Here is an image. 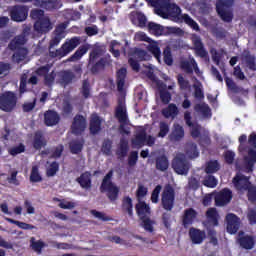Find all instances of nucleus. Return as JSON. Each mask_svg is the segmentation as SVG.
<instances>
[{
    "mask_svg": "<svg viewBox=\"0 0 256 256\" xmlns=\"http://www.w3.org/2000/svg\"><path fill=\"white\" fill-rule=\"evenodd\" d=\"M63 151H65V146H63V144L54 147L50 159H59L63 155Z\"/></svg>",
    "mask_w": 256,
    "mask_h": 256,
    "instance_id": "60",
    "label": "nucleus"
},
{
    "mask_svg": "<svg viewBox=\"0 0 256 256\" xmlns=\"http://www.w3.org/2000/svg\"><path fill=\"white\" fill-rule=\"evenodd\" d=\"M225 83H226V87L230 90L233 91V93H241L243 91V88L237 86V84L235 83V81H233L231 78L229 77H225Z\"/></svg>",
    "mask_w": 256,
    "mask_h": 256,
    "instance_id": "51",
    "label": "nucleus"
},
{
    "mask_svg": "<svg viewBox=\"0 0 256 256\" xmlns=\"http://www.w3.org/2000/svg\"><path fill=\"white\" fill-rule=\"evenodd\" d=\"M231 199H233V191L229 188H224L215 196V205L217 207H225V205L231 203Z\"/></svg>",
    "mask_w": 256,
    "mask_h": 256,
    "instance_id": "13",
    "label": "nucleus"
},
{
    "mask_svg": "<svg viewBox=\"0 0 256 256\" xmlns=\"http://www.w3.org/2000/svg\"><path fill=\"white\" fill-rule=\"evenodd\" d=\"M226 221V229L228 233H230V235H235V233H237V231H239V228L241 227V218L233 213H230L226 216Z\"/></svg>",
    "mask_w": 256,
    "mask_h": 256,
    "instance_id": "15",
    "label": "nucleus"
},
{
    "mask_svg": "<svg viewBox=\"0 0 256 256\" xmlns=\"http://www.w3.org/2000/svg\"><path fill=\"white\" fill-rule=\"evenodd\" d=\"M103 121L101 120V117H99L97 114H94L90 118V124H89V131L91 135H97L101 132V124Z\"/></svg>",
    "mask_w": 256,
    "mask_h": 256,
    "instance_id": "25",
    "label": "nucleus"
},
{
    "mask_svg": "<svg viewBox=\"0 0 256 256\" xmlns=\"http://www.w3.org/2000/svg\"><path fill=\"white\" fill-rule=\"evenodd\" d=\"M84 146H85L84 138L72 140L69 144L70 153H72V155H79V153H81V151H83Z\"/></svg>",
    "mask_w": 256,
    "mask_h": 256,
    "instance_id": "30",
    "label": "nucleus"
},
{
    "mask_svg": "<svg viewBox=\"0 0 256 256\" xmlns=\"http://www.w3.org/2000/svg\"><path fill=\"white\" fill-rule=\"evenodd\" d=\"M47 162L48 167L46 168V176L55 177L59 173V162L53 161L51 163Z\"/></svg>",
    "mask_w": 256,
    "mask_h": 256,
    "instance_id": "46",
    "label": "nucleus"
},
{
    "mask_svg": "<svg viewBox=\"0 0 256 256\" xmlns=\"http://www.w3.org/2000/svg\"><path fill=\"white\" fill-rule=\"evenodd\" d=\"M5 221H7L8 223H11L12 225H17V227H19V229H24V231H31V230L35 229L34 225L27 224L25 222H21L18 220H13V218L5 217Z\"/></svg>",
    "mask_w": 256,
    "mask_h": 256,
    "instance_id": "42",
    "label": "nucleus"
},
{
    "mask_svg": "<svg viewBox=\"0 0 256 256\" xmlns=\"http://www.w3.org/2000/svg\"><path fill=\"white\" fill-rule=\"evenodd\" d=\"M9 14L12 21H15L16 23H23V21H27V17H29V7L24 5H15L10 8Z\"/></svg>",
    "mask_w": 256,
    "mask_h": 256,
    "instance_id": "9",
    "label": "nucleus"
},
{
    "mask_svg": "<svg viewBox=\"0 0 256 256\" xmlns=\"http://www.w3.org/2000/svg\"><path fill=\"white\" fill-rule=\"evenodd\" d=\"M17 175H19V171H11L10 176L7 177L9 185H14L15 187H19V185H21V182L17 179Z\"/></svg>",
    "mask_w": 256,
    "mask_h": 256,
    "instance_id": "58",
    "label": "nucleus"
},
{
    "mask_svg": "<svg viewBox=\"0 0 256 256\" xmlns=\"http://www.w3.org/2000/svg\"><path fill=\"white\" fill-rule=\"evenodd\" d=\"M122 209L128 213L129 217H133V199L129 196H125L122 199Z\"/></svg>",
    "mask_w": 256,
    "mask_h": 256,
    "instance_id": "41",
    "label": "nucleus"
},
{
    "mask_svg": "<svg viewBox=\"0 0 256 256\" xmlns=\"http://www.w3.org/2000/svg\"><path fill=\"white\" fill-rule=\"evenodd\" d=\"M238 243L240 245V247H242V249H247V250H251L253 249V247H255V238H253V236H241L238 239Z\"/></svg>",
    "mask_w": 256,
    "mask_h": 256,
    "instance_id": "33",
    "label": "nucleus"
},
{
    "mask_svg": "<svg viewBox=\"0 0 256 256\" xmlns=\"http://www.w3.org/2000/svg\"><path fill=\"white\" fill-rule=\"evenodd\" d=\"M193 117L191 116V112L186 111L184 113V121L188 127L191 128L190 135L193 137V139H198V137H201V125L199 123L191 121Z\"/></svg>",
    "mask_w": 256,
    "mask_h": 256,
    "instance_id": "14",
    "label": "nucleus"
},
{
    "mask_svg": "<svg viewBox=\"0 0 256 256\" xmlns=\"http://www.w3.org/2000/svg\"><path fill=\"white\" fill-rule=\"evenodd\" d=\"M85 129H87V118L81 114H76L71 125V133L76 136L83 135Z\"/></svg>",
    "mask_w": 256,
    "mask_h": 256,
    "instance_id": "10",
    "label": "nucleus"
},
{
    "mask_svg": "<svg viewBox=\"0 0 256 256\" xmlns=\"http://www.w3.org/2000/svg\"><path fill=\"white\" fill-rule=\"evenodd\" d=\"M113 61L111 60V55L107 54L106 56L100 58L97 62L88 64L90 67V72L92 75H97L101 71H105V67H109Z\"/></svg>",
    "mask_w": 256,
    "mask_h": 256,
    "instance_id": "11",
    "label": "nucleus"
},
{
    "mask_svg": "<svg viewBox=\"0 0 256 256\" xmlns=\"http://www.w3.org/2000/svg\"><path fill=\"white\" fill-rule=\"evenodd\" d=\"M57 83L61 85V87H67L73 83V81H76L77 76L75 75V72L72 70H61L57 73Z\"/></svg>",
    "mask_w": 256,
    "mask_h": 256,
    "instance_id": "12",
    "label": "nucleus"
},
{
    "mask_svg": "<svg viewBox=\"0 0 256 256\" xmlns=\"http://www.w3.org/2000/svg\"><path fill=\"white\" fill-rule=\"evenodd\" d=\"M192 45L198 57H201V59L208 57L209 52H207L205 49V45L203 44V40H201V36L194 34L192 36Z\"/></svg>",
    "mask_w": 256,
    "mask_h": 256,
    "instance_id": "16",
    "label": "nucleus"
},
{
    "mask_svg": "<svg viewBox=\"0 0 256 256\" xmlns=\"http://www.w3.org/2000/svg\"><path fill=\"white\" fill-rule=\"evenodd\" d=\"M150 5L154 7L156 15L162 19H171L175 23H185L194 31H200L199 24L189 16V14H181V7L169 0H148Z\"/></svg>",
    "mask_w": 256,
    "mask_h": 256,
    "instance_id": "1",
    "label": "nucleus"
},
{
    "mask_svg": "<svg viewBox=\"0 0 256 256\" xmlns=\"http://www.w3.org/2000/svg\"><path fill=\"white\" fill-rule=\"evenodd\" d=\"M148 51L154 55L155 59L161 63V48L157 42H152L148 45Z\"/></svg>",
    "mask_w": 256,
    "mask_h": 256,
    "instance_id": "47",
    "label": "nucleus"
},
{
    "mask_svg": "<svg viewBox=\"0 0 256 256\" xmlns=\"http://www.w3.org/2000/svg\"><path fill=\"white\" fill-rule=\"evenodd\" d=\"M185 137V129L180 124H174V129L169 135L170 141H181Z\"/></svg>",
    "mask_w": 256,
    "mask_h": 256,
    "instance_id": "29",
    "label": "nucleus"
},
{
    "mask_svg": "<svg viewBox=\"0 0 256 256\" xmlns=\"http://www.w3.org/2000/svg\"><path fill=\"white\" fill-rule=\"evenodd\" d=\"M59 121H61V116L55 110H47L44 113V125L46 127H55V125H59Z\"/></svg>",
    "mask_w": 256,
    "mask_h": 256,
    "instance_id": "19",
    "label": "nucleus"
},
{
    "mask_svg": "<svg viewBox=\"0 0 256 256\" xmlns=\"http://www.w3.org/2000/svg\"><path fill=\"white\" fill-rule=\"evenodd\" d=\"M115 117L118 123H127L129 116L127 115V107H125L123 101L119 100L118 105L115 109Z\"/></svg>",
    "mask_w": 256,
    "mask_h": 256,
    "instance_id": "23",
    "label": "nucleus"
},
{
    "mask_svg": "<svg viewBox=\"0 0 256 256\" xmlns=\"http://www.w3.org/2000/svg\"><path fill=\"white\" fill-rule=\"evenodd\" d=\"M235 0H216V12L224 23H232L235 15L233 14Z\"/></svg>",
    "mask_w": 256,
    "mask_h": 256,
    "instance_id": "3",
    "label": "nucleus"
},
{
    "mask_svg": "<svg viewBox=\"0 0 256 256\" xmlns=\"http://www.w3.org/2000/svg\"><path fill=\"white\" fill-rule=\"evenodd\" d=\"M137 161H139V152L137 151L130 152L128 156V165L130 167H135V165H137Z\"/></svg>",
    "mask_w": 256,
    "mask_h": 256,
    "instance_id": "64",
    "label": "nucleus"
},
{
    "mask_svg": "<svg viewBox=\"0 0 256 256\" xmlns=\"http://www.w3.org/2000/svg\"><path fill=\"white\" fill-rule=\"evenodd\" d=\"M89 51V44H85L80 46L75 53L70 57V61H79L83 55H85Z\"/></svg>",
    "mask_w": 256,
    "mask_h": 256,
    "instance_id": "44",
    "label": "nucleus"
},
{
    "mask_svg": "<svg viewBox=\"0 0 256 256\" xmlns=\"http://www.w3.org/2000/svg\"><path fill=\"white\" fill-rule=\"evenodd\" d=\"M12 66L7 62H0V79L3 77H7L9 73H11Z\"/></svg>",
    "mask_w": 256,
    "mask_h": 256,
    "instance_id": "57",
    "label": "nucleus"
},
{
    "mask_svg": "<svg viewBox=\"0 0 256 256\" xmlns=\"http://www.w3.org/2000/svg\"><path fill=\"white\" fill-rule=\"evenodd\" d=\"M203 185L204 187H209L210 189H215V187H217V178H215V176L213 175H208L204 178L203 180Z\"/></svg>",
    "mask_w": 256,
    "mask_h": 256,
    "instance_id": "53",
    "label": "nucleus"
},
{
    "mask_svg": "<svg viewBox=\"0 0 256 256\" xmlns=\"http://www.w3.org/2000/svg\"><path fill=\"white\" fill-rule=\"evenodd\" d=\"M250 179L251 177L238 173L232 179V183L238 193H245L253 187Z\"/></svg>",
    "mask_w": 256,
    "mask_h": 256,
    "instance_id": "8",
    "label": "nucleus"
},
{
    "mask_svg": "<svg viewBox=\"0 0 256 256\" xmlns=\"http://www.w3.org/2000/svg\"><path fill=\"white\" fill-rule=\"evenodd\" d=\"M30 17L34 21H41V19H45V11L39 8L32 9L30 12Z\"/></svg>",
    "mask_w": 256,
    "mask_h": 256,
    "instance_id": "56",
    "label": "nucleus"
},
{
    "mask_svg": "<svg viewBox=\"0 0 256 256\" xmlns=\"http://www.w3.org/2000/svg\"><path fill=\"white\" fill-rule=\"evenodd\" d=\"M125 79H127V68H120L116 72V83L118 91H123V88L125 87Z\"/></svg>",
    "mask_w": 256,
    "mask_h": 256,
    "instance_id": "31",
    "label": "nucleus"
},
{
    "mask_svg": "<svg viewBox=\"0 0 256 256\" xmlns=\"http://www.w3.org/2000/svg\"><path fill=\"white\" fill-rule=\"evenodd\" d=\"M81 45V38L80 37H73L69 41L62 44V46L59 49H56L55 51L49 50V56L52 59L59 58L62 59V57H67L71 51L77 49Z\"/></svg>",
    "mask_w": 256,
    "mask_h": 256,
    "instance_id": "4",
    "label": "nucleus"
},
{
    "mask_svg": "<svg viewBox=\"0 0 256 256\" xmlns=\"http://www.w3.org/2000/svg\"><path fill=\"white\" fill-rule=\"evenodd\" d=\"M244 61L246 63V67H248L250 71H256L255 56L248 52L244 55Z\"/></svg>",
    "mask_w": 256,
    "mask_h": 256,
    "instance_id": "50",
    "label": "nucleus"
},
{
    "mask_svg": "<svg viewBox=\"0 0 256 256\" xmlns=\"http://www.w3.org/2000/svg\"><path fill=\"white\" fill-rule=\"evenodd\" d=\"M35 3L37 7L45 9V11H55L63 7L61 0H36Z\"/></svg>",
    "mask_w": 256,
    "mask_h": 256,
    "instance_id": "17",
    "label": "nucleus"
},
{
    "mask_svg": "<svg viewBox=\"0 0 256 256\" xmlns=\"http://www.w3.org/2000/svg\"><path fill=\"white\" fill-rule=\"evenodd\" d=\"M57 77V73L55 71H52L44 76V84L47 87H53V84L55 83V78Z\"/></svg>",
    "mask_w": 256,
    "mask_h": 256,
    "instance_id": "62",
    "label": "nucleus"
},
{
    "mask_svg": "<svg viewBox=\"0 0 256 256\" xmlns=\"http://www.w3.org/2000/svg\"><path fill=\"white\" fill-rule=\"evenodd\" d=\"M76 181L82 189H86V190L91 189V185H92L91 172L89 171L83 172L80 175V177L76 179Z\"/></svg>",
    "mask_w": 256,
    "mask_h": 256,
    "instance_id": "27",
    "label": "nucleus"
},
{
    "mask_svg": "<svg viewBox=\"0 0 256 256\" xmlns=\"http://www.w3.org/2000/svg\"><path fill=\"white\" fill-rule=\"evenodd\" d=\"M140 219L142 221L141 226L143 227V229H145V231H148V233H153L154 228H153V221L151 220V218L142 216Z\"/></svg>",
    "mask_w": 256,
    "mask_h": 256,
    "instance_id": "54",
    "label": "nucleus"
},
{
    "mask_svg": "<svg viewBox=\"0 0 256 256\" xmlns=\"http://www.w3.org/2000/svg\"><path fill=\"white\" fill-rule=\"evenodd\" d=\"M189 237L194 245H201L205 241L207 234L203 230L192 227L189 229Z\"/></svg>",
    "mask_w": 256,
    "mask_h": 256,
    "instance_id": "21",
    "label": "nucleus"
},
{
    "mask_svg": "<svg viewBox=\"0 0 256 256\" xmlns=\"http://www.w3.org/2000/svg\"><path fill=\"white\" fill-rule=\"evenodd\" d=\"M148 31L152 35L159 37L165 33V28L163 26H161V24H157L155 22H149L148 23Z\"/></svg>",
    "mask_w": 256,
    "mask_h": 256,
    "instance_id": "40",
    "label": "nucleus"
},
{
    "mask_svg": "<svg viewBox=\"0 0 256 256\" xmlns=\"http://www.w3.org/2000/svg\"><path fill=\"white\" fill-rule=\"evenodd\" d=\"M161 205L164 211H173L175 207V189L170 184L166 185L162 191Z\"/></svg>",
    "mask_w": 256,
    "mask_h": 256,
    "instance_id": "6",
    "label": "nucleus"
},
{
    "mask_svg": "<svg viewBox=\"0 0 256 256\" xmlns=\"http://www.w3.org/2000/svg\"><path fill=\"white\" fill-rule=\"evenodd\" d=\"M180 68L188 75H193V71L196 73V75H199V73H201V71L199 70V66L197 65V61H195V58L193 57L190 58V60L181 61Z\"/></svg>",
    "mask_w": 256,
    "mask_h": 256,
    "instance_id": "18",
    "label": "nucleus"
},
{
    "mask_svg": "<svg viewBox=\"0 0 256 256\" xmlns=\"http://www.w3.org/2000/svg\"><path fill=\"white\" fill-rule=\"evenodd\" d=\"M26 57H27V49L25 48L19 50L13 55V59L16 61V63H21V61H25Z\"/></svg>",
    "mask_w": 256,
    "mask_h": 256,
    "instance_id": "63",
    "label": "nucleus"
},
{
    "mask_svg": "<svg viewBox=\"0 0 256 256\" xmlns=\"http://www.w3.org/2000/svg\"><path fill=\"white\" fill-rule=\"evenodd\" d=\"M194 110L196 111V113H201L202 117H204V119H211V108L209 107V105L202 103V104H196L194 106Z\"/></svg>",
    "mask_w": 256,
    "mask_h": 256,
    "instance_id": "38",
    "label": "nucleus"
},
{
    "mask_svg": "<svg viewBox=\"0 0 256 256\" xmlns=\"http://www.w3.org/2000/svg\"><path fill=\"white\" fill-rule=\"evenodd\" d=\"M168 134H169V124L164 121L160 122L158 137H161L163 139L167 137Z\"/></svg>",
    "mask_w": 256,
    "mask_h": 256,
    "instance_id": "61",
    "label": "nucleus"
},
{
    "mask_svg": "<svg viewBox=\"0 0 256 256\" xmlns=\"http://www.w3.org/2000/svg\"><path fill=\"white\" fill-rule=\"evenodd\" d=\"M206 219L210 225L217 227L219 225V212H217V208H209L206 211Z\"/></svg>",
    "mask_w": 256,
    "mask_h": 256,
    "instance_id": "32",
    "label": "nucleus"
},
{
    "mask_svg": "<svg viewBox=\"0 0 256 256\" xmlns=\"http://www.w3.org/2000/svg\"><path fill=\"white\" fill-rule=\"evenodd\" d=\"M32 145L36 149V151H41L43 147H47V140L45 139L43 132L41 131L35 132Z\"/></svg>",
    "mask_w": 256,
    "mask_h": 256,
    "instance_id": "26",
    "label": "nucleus"
},
{
    "mask_svg": "<svg viewBox=\"0 0 256 256\" xmlns=\"http://www.w3.org/2000/svg\"><path fill=\"white\" fill-rule=\"evenodd\" d=\"M163 61L165 65H168V67H171L173 65V52L171 51L170 46H166L163 50Z\"/></svg>",
    "mask_w": 256,
    "mask_h": 256,
    "instance_id": "48",
    "label": "nucleus"
},
{
    "mask_svg": "<svg viewBox=\"0 0 256 256\" xmlns=\"http://www.w3.org/2000/svg\"><path fill=\"white\" fill-rule=\"evenodd\" d=\"M198 213L193 208H187L184 210V214L182 216V225L187 228L189 225H193L195 223V219H197Z\"/></svg>",
    "mask_w": 256,
    "mask_h": 256,
    "instance_id": "22",
    "label": "nucleus"
},
{
    "mask_svg": "<svg viewBox=\"0 0 256 256\" xmlns=\"http://www.w3.org/2000/svg\"><path fill=\"white\" fill-rule=\"evenodd\" d=\"M162 115L165 119H175L179 115V108L176 104H169L166 108L162 109Z\"/></svg>",
    "mask_w": 256,
    "mask_h": 256,
    "instance_id": "28",
    "label": "nucleus"
},
{
    "mask_svg": "<svg viewBox=\"0 0 256 256\" xmlns=\"http://www.w3.org/2000/svg\"><path fill=\"white\" fill-rule=\"evenodd\" d=\"M172 169L177 175H188L191 163L187 161L185 154H179L172 160Z\"/></svg>",
    "mask_w": 256,
    "mask_h": 256,
    "instance_id": "7",
    "label": "nucleus"
},
{
    "mask_svg": "<svg viewBox=\"0 0 256 256\" xmlns=\"http://www.w3.org/2000/svg\"><path fill=\"white\" fill-rule=\"evenodd\" d=\"M186 156L188 159H197L199 157V149L195 142H189L186 144Z\"/></svg>",
    "mask_w": 256,
    "mask_h": 256,
    "instance_id": "39",
    "label": "nucleus"
},
{
    "mask_svg": "<svg viewBox=\"0 0 256 256\" xmlns=\"http://www.w3.org/2000/svg\"><path fill=\"white\" fill-rule=\"evenodd\" d=\"M113 170H110L102 179L100 185V193H106V197L111 203H115L119 199V187L113 183Z\"/></svg>",
    "mask_w": 256,
    "mask_h": 256,
    "instance_id": "2",
    "label": "nucleus"
},
{
    "mask_svg": "<svg viewBox=\"0 0 256 256\" xmlns=\"http://www.w3.org/2000/svg\"><path fill=\"white\" fill-rule=\"evenodd\" d=\"M30 181L31 183H41L43 181V177L39 173V167L33 166L30 173Z\"/></svg>",
    "mask_w": 256,
    "mask_h": 256,
    "instance_id": "49",
    "label": "nucleus"
},
{
    "mask_svg": "<svg viewBox=\"0 0 256 256\" xmlns=\"http://www.w3.org/2000/svg\"><path fill=\"white\" fill-rule=\"evenodd\" d=\"M132 57L138 61H149V59H151L149 53L141 48H135Z\"/></svg>",
    "mask_w": 256,
    "mask_h": 256,
    "instance_id": "43",
    "label": "nucleus"
},
{
    "mask_svg": "<svg viewBox=\"0 0 256 256\" xmlns=\"http://www.w3.org/2000/svg\"><path fill=\"white\" fill-rule=\"evenodd\" d=\"M91 215L95 217L96 219H99L100 221H113V218L111 216H108L107 214L97 211V210H91L90 211Z\"/></svg>",
    "mask_w": 256,
    "mask_h": 256,
    "instance_id": "59",
    "label": "nucleus"
},
{
    "mask_svg": "<svg viewBox=\"0 0 256 256\" xmlns=\"http://www.w3.org/2000/svg\"><path fill=\"white\" fill-rule=\"evenodd\" d=\"M128 153H129V142L125 138H122L120 139V146L116 152V155L118 159H125Z\"/></svg>",
    "mask_w": 256,
    "mask_h": 256,
    "instance_id": "34",
    "label": "nucleus"
},
{
    "mask_svg": "<svg viewBox=\"0 0 256 256\" xmlns=\"http://www.w3.org/2000/svg\"><path fill=\"white\" fill-rule=\"evenodd\" d=\"M221 169V165H219V161L217 160H210L206 164L205 172L208 175H211L213 173H217Z\"/></svg>",
    "mask_w": 256,
    "mask_h": 256,
    "instance_id": "45",
    "label": "nucleus"
},
{
    "mask_svg": "<svg viewBox=\"0 0 256 256\" xmlns=\"http://www.w3.org/2000/svg\"><path fill=\"white\" fill-rule=\"evenodd\" d=\"M81 94L84 99H89V97H91V84L89 83V80H83Z\"/></svg>",
    "mask_w": 256,
    "mask_h": 256,
    "instance_id": "55",
    "label": "nucleus"
},
{
    "mask_svg": "<svg viewBox=\"0 0 256 256\" xmlns=\"http://www.w3.org/2000/svg\"><path fill=\"white\" fill-rule=\"evenodd\" d=\"M155 163L157 171L165 172L169 169V158L165 155L157 156Z\"/></svg>",
    "mask_w": 256,
    "mask_h": 256,
    "instance_id": "35",
    "label": "nucleus"
},
{
    "mask_svg": "<svg viewBox=\"0 0 256 256\" xmlns=\"http://www.w3.org/2000/svg\"><path fill=\"white\" fill-rule=\"evenodd\" d=\"M157 87L160 92V99L164 105L171 103V92L167 91V84L162 81L157 82Z\"/></svg>",
    "mask_w": 256,
    "mask_h": 256,
    "instance_id": "24",
    "label": "nucleus"
},
{
    "mask_svg": "<svg viewBox=\"0 0 256 256\" xmlns=\"http://www.w3.org/2000/svg\"><path fill=\"white\" fill-rule=\"evenodd\" d=\"M146 141H147V132L145 130H141L132 140V145L133 147H137L138 149H141V147L145 145Z\"/></svg>",
    "mask_w": 256,
    "mask_h": 256,
    "instance_id": "37",
    "label": "nucleus"
},
{
    "mask_svg": "<svg viewBox=\"0 0 256 256\" xmlns=\"http://www.w3.org/2000/svg\"><path fill=\"white\" fill-rule=\"evenodd\" d=\"M34 29L37 33H49L53 29V24H51V19L49 17H44L34 23Z\"/></svg>",
    "mask_w": 256,
    "mask_h": 256,
    "instance_id": "20",
    "label": "nucleus"
},
{
    "mask_svg": "<svg viewBox=\"0 0 256 256\" xmlns=\"http://www.w3.org/2000/svg\"><path fill=\"white\" fill-rule=\"evenodd\" d=\"M135 209L140 219L141 217H145V215H149L151 213V208L149 207V205H147V203H145V201L139 200V202L135 206Z\"/></svg>",
    "mask_w": 256,
    "mask_h": 256,
    "instance_id": "36",
    "label": "nucleus"
},
{
    "mask_svg": "<svg viewBox=\"0 0 256 256\" xmlns=\"http://www.w3.org/2000/svg\"><path fill=\"white\" fill-rule=\"evenodd\" d=\"M17 99L19 96L14 92L7 91L0 96V109L5 113H11L17 107Z\"/></svg>",
    "mask_w": 256,
    "mask_h": 256,
    "instance_id": "5",
    "label": "nucleus"
},
{
    "mask_svg": "<svg viewBox=\"0 0 256 256\" xmlns=\"http://www.w3.org/2000/svg\"><path fill=\"white\" fill-rule=\"evenodd\" d=\"M30 243L33 251H35L38 254H41V252L43 251V248L45 247V242L41 240L35 241V238L32 237L30 240Z\"/></svg>",
    "mask_w": 256,
    "mask_h": 256,
    "instance_id": "52",
    "label": "nucleus"
}]
</instances>
